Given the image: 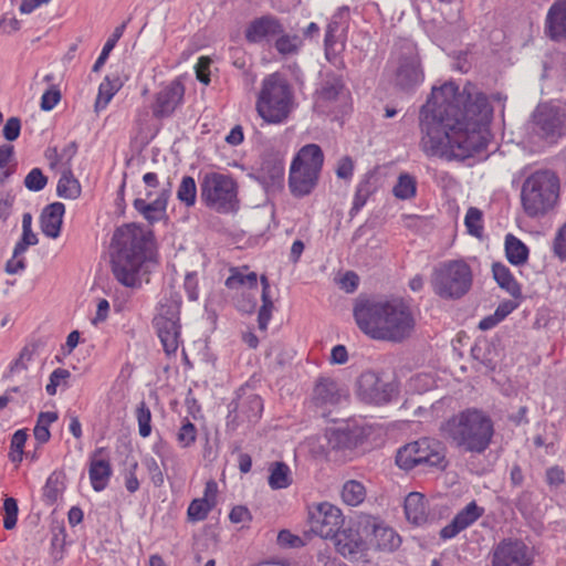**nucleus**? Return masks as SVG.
<instances>
[{
    "mask_svg": "<svg viewBox=\"0 0 566 566\" xmlns=\"http://www.w3.org/2000/svg\"><path fill=\"white\" fill-rule=\"evenodd\" d=\"M492 113L486 95L471 84L462 91L451 81L433 86L419 113V146L428 157L448 161L470 158L486 147L482 127Z\"/></svg>",
    "mask_w": 566,
    "mask_h": 566,
    "instance_id": "1",
    "label": "nucleus"
},
{
    "mask_svg": "<svg viewBox=\"0 0 566 566\" xmlns=\"http://www.w3.org/2000/svg\"><path fill=\"white\" fill-rule=\"evenodd\" d=\"M354 318L359 329L374 339L401 343L415 331L410 305L401 297H359Z\"/></svg>",
    "mask_w": 566,
    "mask_h": 566,
    "instance_id": "2",
    "label": "nucleus"
},
{
    "mask_svg": "<svg viewBox=\"0 0 566 566\" xmlns=\"http://www.w3.org/2000/svg\"><path fill=\"white\" fill-rule=\"evenodd\" d=\"M439 432L451 447L474 454H483L491 446L494 422L482 409L465 408L440 423Z\"/></svg>",
    "mask_w": 566,
    "mask_h": 566,
    "instance_id": "3",
    "label": "nucleus"
},
{
    "mask_svg": "<svg viewBox=\"0 0 566 566\" xmlns=\"http://www.w3.org/2000/svg\"><path fill=\"white\" fill-rule=\"evenodd\" d=\"M113 244L112 271L115 279L126 287L140 286V269L148 244L145 233L133 224L118 228L113 235Z\"/></svg>",
    "mask_w": 566,
    "mask_h": 566,
    "instance_id": "4",
    "label": "nucleus"
},
{
    "mask_svg": "<svg viewBox=\"0 0 566 566\" xmlns=\"http://www.w3.org/2000/svg\"><path fill=\"white\" fill-rule=\"evenodd\" d=\"M521 186V206L524 213L533 219L552 212L559 201L560 182L551 169H537L526 175Z\"/></svg>",
    "mask_w": 566,
    "mask_h": 566,
    "instance_id": "5",
    "label": "nucleus"
},
{
    "mask_svg": "<svg viewBox=\"0 0 566 566\" xmlns=\"http://www.w3.org/2000/svg\"><path fill=\"white\" fill-rule=\"evenodd\" d=\"M293 107L294 95L287 81L279 73L264 77L255 104L259 116L268 124H282Z\"/></svg>",
    "mask_w": 566,
    "mask_h": 566,
    "instance_id": "6",
    "label": "nucleus"
},
{
    "mask_svg": "<svg viewBox=\"0 0 566 566\" xmlns=\"http://www.w3.org/2000/svg\"><path fill=\"white\" fill-rule=\"evenodd\" d=\"M473 273L463 260H448L433 268L430 284L436 295L443 300H459L471 290Z\"/></svg>",
    "mask_w": 566,
    "mask_h": 566,
    "instance_id": "7",
    "label": "nucleus"
},
{
    "mask_svg": "<svg viewBox=\"0 0 566 566\" xmlns=\"http://www.w3.org/2000/svg\"><path fill=\"white\" fill-rule=\"evenodd\" d=\"M200 199L219 213L233 212L239 208L238 185L229 175L207 172L200 181Z\"/></svg>",
    "mask_w": 566,
    "mask_h": 566,
    "instance_id": "8",
    "label": "nucleus"
},
{
    "mask_svg": "<svg viewBox=\"0 0 566 566\" xmlns=\"http://www.w3.org/2000/svg\"><path fill=\"white\" fill-rule=\"evenodd\" d=\"M396 463L403 470H411L417 465L444 470L448 465L446 447L438 440L423 438L400 448Z\"/></svg>",
    "mask_w": 566,
    "mask_h": 566,
    "instance_id": "9",
    "label": "nucleus"
},
{
    "mask_svg": "<svg viewBox=\"0 0 566 566\" xmlns=\"http://www.w3.org/2000/svg\"><path fill=\"white\" fill-rule=\"evenodd\" d=\"M180 306V296L171 294L160 302L158 314L154 317V327L168 356L176 354L181 344Z\"/></svg>",
    "mask_w": 566,
    "mask_h": 566,
    "instance_id": "10",
    "label": "nucleus"
},
{
    "mask_svg": "<svg viewBox=\"0 0 566 566\" xmlns=\"http://www.w3.org/2000/svg\"><path fill=\"white\" fill-rule=\"evenodd\" d=\"M531 138L555 144L566 135V109L553 102L539 104L528 124Z\"/></svg>",
    "mask_w": 566,
    "mask_h": 566,
    "instance_id": "11",
    "label": "nucleus"
},
{
    "mask_svg": "<svg viewBox=\"0 0 566 566\" xmlns=\"http://www.w3.org/2000/svg\"><path fill=\"white\" fill-rule=\"evenodd\" d=\"M424 81L420 56L413 46H408L398 59L394 73V84L406 93L415 92Z\"/></svg>",
    "mask_w": 566,
    "mask_h": 566,
    "instance_id": "12",
    "label": "nucleus"
},
{
    "mask_svg": "<svg viewBox=\"0 0 566 566\" xmlns=\"http://www.w3.org/2000/svg\"><path fill=\"white\" fill-rule=\"evenodd\" d=\"M328 453L335 457L347 458L357 447L363 444L366 433L363 427L343 423L328 428L325 432Z\"/></svg>",
    "mask_w": 566,
    "mask_h": 566,
    "instance_id": "13",
    "label": "nucleus"
},
{
    "mask_svg": "<svg viewBox=\"0 0 566 566\" xmlns=\"http://www.w3.org/2000/svg\"><path fill=\"white\" fill-rule=\"evenodd\" d=\"M345 97L342 76L327 73L314 93V109L321 114L335 113Z\"/></svg>",
    "mask_w": 566,
    "mask_h": 566,
    "instance_id": "14",
    "label": "nucleus"
},
{
    "mask_svg": "<svg viewBox=\"0 0 566 566\" xmlns=\"http://www.w3.org/2000/svg\"><path fill=\"white\" fill-rule=\"evenodd\" d=\"M394 392V385L381 380L373 370L364 371L357 379L356 394L366 403L385 405L391 400Z\"/></svg>",
    "mask_w": 566,
    "mask_h": 566,
    "instance_id": "15",
    "label": "nucleus"
},
{
    "mask_svg": "<svg viewBox=\"0 0 566 566\" xmlns=\"http://www.w3.org/2000/svg\"><path fill=\"white\" fill-rule=\"evenodd\" d=\"M532 563L531 549L518 539L501 541L492 554V566H531Z\"/></svg>",
    "mask_w": 566,
    "mask_h": 566,
    "instance_id": "16",
    "label": "nucleus"
},
{
    "mask_svg": "<svg viewBox=\"0 0 566 566\" xmlns=\"http://www.w3.org/2000/svg\"><path fill=\"white\" fill-rule=\"evenodd\" d=\"M344 517L338 507L324 502L311 516V530L323 538H332L343 526Z\"/></svg>",
    "mask_w": 566,
    "mask_h": 566,
    "instance_id": "17",
    "label": "nucleus"
},
{
    "mask_svg": "<svg viewBox=\"0 0 566 566\" xmlns=\"http://www.w3.org/2000/svg\"><path fill=\"white\" fill-rule=\"evenodd\" d=\"M185 95V86L179 80H174L164 86L156 95L151 106L155 118L170 117L181 105Z\"/></svg>",
    "mask_w": 566,
    "mask_h": 566,
    "instance_id": "18",
    "label": "nucleus"
},
{
    "mask_svg": "<svg viewBox=\"0 0 566 566\" xmlns=\"http://www.w3.org/2000/svg\"><path fill=\"white\" fill-rule=\"evenodd\" d=\"M284 31L282 21L273 14H264L253 19L244 31L245 40L252 44L271 42Z\"/></svg>",
    "mask_w": 566,
    "mask_h": 566,
    "instance_id": "19",
    "label": "nucleus"
},
{
    "mask_svg": "<svg viewBox=\"0 0 566 566\" xmlns=\"http://www.w3.org/2000/svg\"><path fill=\"white\" fill-rule=\"evenodd\" d=\"M112 474L113 469L108 450L104 447L96 448L90 454L88 465V476L93 490L96 492L104 491L108 485Z\"/></svg>",
    "mask_w": 566,
    "mask_h": 566,
    "instance_id": "20",
    "label": "nucleus"
},
{
    "mask_svg": "<svg viewBox=\"0 0 566 566\" xmlns=\"http://www.w3.org/2000/svg\"><path fill=\"white\" fill-rule=\"evenodd\" d=\"M484 507L479 506L475 501H471L461 511H459L452 521L440 531L442 539H451L459 533L473 525L483 514Z\"/></svg>",
    "mask_w": 566,
    "mask_h": 566,
    "instance_id": "21",
    "label": "nucleus"
},
{
    "mask_svg": "<svg viewBox=\"0 0 566 566\" xmlns=\"http://www.w3.org/2000/svg\"><path fill=\"white\" fill-rule=\"evenodd\" d=\"M169 193V189H163L156 199L148 201L153 192L147 191L146 198H136L133 206L149 223H154L165 217Z\"/></svg>",
    "mask_w": 566,
    "mask_h": 566,
    "instance_id": "22",
    "label": "nucleus"
},
{
    "mask_svg": "<svg viewBox=\"0 0 566 566\" xmlns=\"http://www.w3.org/2000/svg\"><path fill=\"white\" fill-rule=\"evenodd\" d=\"M545 34L554 42L566 40V0L555 1L545 19Z\"/></svg>",
    "mask_w": 566,
    "mask_h": 566,
    "instance_id": "23",
    "label": "nucleus"
},
{
    "mask_svg": "<svg viewBox=\"0 0 566 566\" xmlns=\"http://www.w3.org/2000/svg\"><path fill=\"white\" fill-rule=\"evenodd\" d=\"M319 174L321 172L291 165L289 174V188L291 193L297 198L310 195L317 185Z\"/></svg>",
    "mask_w": 566,
    "mask_h": 566,
    "instance_id": "24",
    "label": "nucleus"
},
{
    "mask_svg": "<svg viewBox=\"0 0 566 566\" xmlns=\"http://www.w3.org/2000/svg\"><path fill=\"white\" fill-rule=\"evenodd\" d=\"M365 528L371 530V541L381 551H394L400 545V536L391 527L375 517L367 518Z\"/></svg>",
    "mask_w": 566,
    "mask_h": 566,
    "instance_id": "25",
    "label": "nucleus"
},
{
    "mask_svg": "<svg viewBox=\"0 0 566 566\" xmlns=\"http://www.w3.org/2000/svg\"><path fill=\"white\" fill-rule=\"evenodd\" d=\"M346 398L345 390L332 378H321L313 392V399L317 406H335Z\"/></svg>",
    "mask_w": 566,
    "mask_h": 566,
    "instance_id": "26",
    "label": "nucleus"
},
{
    "mask_svg": "<svg viewBox=\"0 0 566 566\" xmlns=\"http://www.w3.org/2000/svg\"><path fill=\"white\" fill-rule=\"evenodd\" d=\"M64 213L65 206L62 202L50 203L43 209L40 223L44 235L51 239L60 235Z\"/></svg>",
    "mask_w": 566,
    "mask_h": 566,
    "instance_id": "27",
    "label": "nucleus"
},
{
    "mask_svg": "<svg viewBox=\"0 0 566 566\" xmlns=\"http://www.w3.org/2000/svg\"><path fill=\"white\" fill-rule=\"evenodd\" d=\"M335 547L344 557H352L365 548L358 531L348 528H340L333 537Z\"/></svg>",
    "mask_w": 566,
    "mask_h": 566,
    "instance_id": "28",
    "label": "nucleus"
},
{
    "mask_svg": "<svg viewBox=\"0 0 566 566\" xmlns=\"http://www.w3.org/2000/svg\"><path fill=\"white\" fill-rule=\"evenodd\" d=\"M323 164L322 148L317 144H307L297 151L291 165L321 172Z\"/></svg>",
    "mask_w": 566,
    "mask_h": 566,
    "instance_id": "29",
    "label": "nucleus"
},
{
    "mask_svg": "<svg viewBox=\"0 0 566 566\" xmlns=\"http://www.w3.org/2000/svg\"><path fill=\"white\" fill-rule=\"evenodd\" d=\"M405 514L409 522L420 525L428 518V507L424 496L418 492L409 493L405 499Z\"/></svg>",
    "mask_w": 566,
    "mask_h": 566,
    "instance_id": "30",
    "label": "nucleus"
},
{
    "mask_svg": "<svg viewBox=\"0 0 566 566\" xmlns=\"http://www.w3.org/2000/svg\"><path fill=\"white\" fill-rule=\"evenodd\" d=\"M492 273L501 289L505 290L514 298L521 297V286L506 265L502 263H493Z\"/></svg>",
    "mask_w": 566,
    "mask_h": 566,
    "instance_id": "31",
    "label": "nucleus"
},
{
    "mask_svg": "<svg viewBox=\"0 0 566 566\" xmlns=\"http://www.w3.org/2000/svg\"><path fill=\"white\" fill-rule=\"evenodd\" d=\"M122 82L118 76L111 77L109 75L105 76L102 83L98 86V93L96 96V101L94 104V109L96 113L106 108L108 103L112 101L114 95L120 90Z\"/></svg>",
    "mask_w": 566,
    "mask_h": 566,
    "instance_id": "32",
    "label": "nucleus"
},
{
    "mask_svg": "<svg viewBox=\"0 0 566 566\" xmlns=\"http://www.w3.org/2000/svg\"><path fill=\"white\" fill-rule=\"evenodd\" d=\"M273 46L280 55L293 56L300 53L304 46V41L301 35L290 34L284 30L275 38Z\"/></svg>",
    "mask_w": 566,
    "mask_h": 566,
    "instance_id": "33",
    "label": "nucleus"
},
{
    "mask_svg": "<svg viewBox=\"0 0 566 566\" xmlns=\"http://www.w3.org/2000/svg\"><path fill=\"white\" fill-rule=\"evenodd\" d=\"M268 483L272 490H281L289 488L292 482V473L289 465L284 462H273L269 467Z\"/></svg>",
    "mask_w": 566,
    "mask_h": 566,
    "instance_id": "34",
    "label": "nucleus"
},
{
    "mask_svg": "<svg viewBox=\"0 0 566 566\" xmlns=\"http://www.w3.org/2000/svg\"><path fill=\"white\" fill-rule=\"evenodd\" d=\"M505 254L513 265H522L528 259V248L518 238L509 233L505 237Z\"/></svg>",
    "mask_w": 566,
    "mask_h": 566,
    "instance_id": "35",
    "label": "nucleus"
},
{
    "mask_svg": "<svg viewBox=\"0 0 566 566\" xmlns=\"http://www.w3.org/2000/svg\"><path fill=\"white\" fill-rule=\"evenodd\" d=\"M244 271H247V268H232L230 270L231 274L226 280V286L230 290H239L241 287L256 289V273H245Z\"/></svg>",
    "mask_w": 566,
    "mask_h": 566,
    "instance_id": "36",
    "label": "nucleus"
},
{
    "mask_svg": "<svg viewBox=\"0 0 566 566\" xmlns=\"http://www.w3.org/2000/svg\"><path fill=\"white\" fill-rule=\"evenodd\" d=\"M56 192L64 199H76L81 195V185L67 167L61 175L57 182Z\"/></svg>",
    "mask_w": 566,
    "mask_h": 566,
    "instance_id": "37",
    "label": "nucleus"
},
{
    "mask_svg": "<svg viewBox=\"0 0 566 566\" xmlns=\"http://www.w3.org/2000/svg\"><path fill=\"white\" fill-rule=\"evenodd\" d=\"M260 281L262 285V306L258 314V324L260 329L265 331L272 316L273 302L270 296V283L268 277L261 275Z\"/></svg>",
    "mask_w": 566,
    "mask_h": 566,
    "instance_id": "38",
    "label": "nucleus"
},
{
    "mask_svg": "<svg viewBox=\"0 0 566 566\" xmlns=\"http://www.w3.org/2000/svg\"><path fill=\"white\" fill-rule=\"evenodd\" d=\"M373 176L366 175L364 179L359 181L356 188V192L353 200V206L349 210V216L354 217L358 211L366 205L368 198L375 191L376 187L371 182Z\"/></svg>",
    "mask_w": 566,
    "mask_h": 566,
    "instance_id": "39",
    "label": "nucleus"
},
{
    "mask_svg": "<svg viewBox=\"0 0 566 566\" xmlns=\"http://www.w3.org/2000/svg\"><path fill=\"white\" fill-rule=\"evenodd\" d=\"M129 20L130 19H128L127 21L123 22L120 25L115 28L113 34L107 39V41L105 42V44L102 49L99 56L95 61V63L92 67L93 72H99L101 69L104 66V64L106 63V61L109 56V53L115 48L117 41L123 36V33H124Z\"/></svg>",
    "mask_w": 566,
    "mask_h": 566,
    "instance_id": "40",
    "label": "nucleus"
},
{
    "mask_svg": "<svg viewBox=\"0 0 566 566\" xmlns=\"http://www.w3.org/2000/svg\"><path fill=\"white\" fill-rule=\"evenodd\" d=\"M392 193L400 200L412 199L417 193L416 178L409 174H400L394 186Z\"/></svg>",
    "mask_w": 566,
    "mask_h": 566,
    "instance_id": "41",
    "label": "nucleus"
},
{
    "mask_svg": "<svg viewBox=\"0 0 566 566\" xmlns=\"http://www.w3.org/2000/svg\"><path fill=\"white\" fill-rule=\"evenodd\" d=\"M365 496L366 490L360 482L350 480L343 485L342 499L347 505L357 506L364 501Z\"/></svg>",
    "mask_w": 566,
    "mask_h": 566,
    "instance_id": "42",
    "label": "nucleus"
},
{
    "mask_svg": "<svg viewBox=\"0 0 566 566\" xmlns=\"http://www.w3.org/2000/svg\"><path fill=\"white\" fill-rule=\"evenodd\" d=\"M177 199L187 208L193 207L197 200V185L191 176H185L177 189Z\"/></svg>",
    "mask_w": 566,
    "mask_h": 566,
    "instance_id": "43",
    "label": "nucleus"
},
{
    "mask_svg": "<svg viewBox=\"0 0 566 566\" xmlns=\"http://www.w3.org/2000/svg\"><path fill=\"white\" fill-rule=\"evenodd\" d=\"M464 224L469 234L481 238L483 233L481 210L474 207L469 208L464 218Z\"/></svg>",
    "mask_w": 566,
    "mask_h": 566,
    "instance_id": "44",
    "label": "nucleus"
},
{
    "mask_svg": "<svg viewBox=\"0 0 566 566\" xmlns=\"http://www.w3.org/2000/svg\"><path fill=\"white\" fill-rule=\"evenodd\" d=\"M136 418L139 434L143 438L149 437L151 433V411L145 401L139 402L137 406Z\"/></svg>",
    "mask_w": 566,
    "mask_h": 566,
    "instance_id": "45",
    "label": "nucleus"
},
{
    "mask_svg": "<svg viewBox=\"0 0 566 566\" xmlns=\"http://www.w3.org/2000/svg\"><path fill=\"white\" fill-rule=\"evenodd\" d=\"M213 509L206 500L195 499L188 506L187 515L190 522H200L207 518Z\"/></svg>",
    "mask_w": 566,
    "mask_h": 566,
    "instance_id": "46",
    "label": "nucleus"
},
{
    "mask_svg": "<svg viewBox=\"0 0 566 566\" xmlns=\"http://www.w3.org/2000/svg\"><path fill=\"white\" fill-rule=\"evenodd\" d=\"M262 172L269 177L272 182L279 181L283 179L284 176V165L281 159L271 158L266 159L262 163L261 166Z\"/></svg>",
    "mask_w": 566,
    "mask_h": 566,
    "instance_id": "47",
    "label": "nucleus"
},
{
    "mask_svg": "<svg viewBox=\"0 0 566 566\" xmlns=\"http://www.w3.org/2000/svg\"><path fill=\"white\" fill-rule=\"evenodd\" d=\"M3 527L6 530H13L18 521V502L13 497H6L3 501Z\"/></svg>",
    "mask_w": 566,
    "mask_h": 566,
    "instance_id": "48",
    "label": "nucleus"
},
{
    "mask_svg": "<svg viewBox=\"0 0 566 566\" xmlns=\"http://www.w3.org/2000/svg\"><path fill=\"white\" fill-rule=\"evenodd\" d=\"M197 438V428L189 421L185 420L177 432V441L181 448H188L195 443Z\"/></svg>",
    "mask_w": 566,
    "mask_h": 566,
    "instance_id": "49",
    "label": "nucleus"
},
{
    "mask_svg": "<svg viewBox=\"0 0 566 566\" xmlns=\"http://www.w3.org/2000/svg\"><path fill=\"white\" fill-rule=\"evenodd\" d=\"M36 352L35 344H29L24 346L19 355V357L11 364L10 371L19 373L21 370H25L28 368V364L32 360L34 354Z\"/></svg>",
    "mask_w": 566,
    "mask_h": 566,
    "instance_id": "50",
    "label": "nucleus"
},
{
    "mask_svg": "<svg viewBox=\"0 0 566 566\" xmlns=\"http://www.w3.org/2000/svg\"><path fill=\"white\" fill-rule=\"evenodd\" d=\"M48 184V178L40 168H33L24 178V186L30 191H40Z\"/></svg>",
    "mask_w": 566,
    "mask_h": 566,
    "instance_id": "51",
    "label": "nucleus"
},
{
    "mask_svg": "<svg viewBox=\"0 0 566 566\" xmlns=\"http://www.w3.org/2000/svg\"><path fill=\"white\" fill-rule=\"evenodd\" d=\"M62 482L60 481L59 475L55 473L51 474L46 483L43 488V496L50 502L53 503L57 500L59 495L62 492Z\"/></svg>",
    "mask_w": 566,
    "mask_h": 566,
    "instance_id": "52",
    "label": "nucleus"
},
{
    "mask_svg": "<svg viewBox=\"0 0 566 566\" xmlns=\"http://www.w3.org/2000/svg\"><path fill=\"white\" fill-rule=\"evenodd\" d=\"M247 410H243L249 421H254L261 417L263 411V400L258 395H251L245 400Z\"/></svg>",
    "mask_w": 566,
    "mask_h": 566,
    "instance_id": "53",
    "label": "nucleus"
},
{
    "mask_svg": "<svg viewBox=\"0 0 566 566\" xmlns=\"http://www.w3.org/2000/svg\"><path fill=\"white\" fill-rule=\"evenodd\" d=\"M38 235L31 229H22L21 239L17 242L14 247V256L22 255L27 249L31 245L38 244Z\"/></svg>",
    "mask_w": 566,
    "mask_h": 566,
    "instance_id": "54",
    "label": "nucleus"
},
{
    "mask_svg": "<svg viewBox=\"0 0 566 566\" xmlns=\"http://www.w3.org/2000/svg\"><path fill=\"white\" fill-rule=\"evenodd\" d=\"M277 544L283 548H301L305 545V542L289 530H282L277 534Z\"/></svg>",
    "mask_w": 566,
    "mask_h": 566,
    "instance_id": "55",
    "label": "nucleus"
},
{
    "mask_svg": "<svg viewBox=\"0 0 566 566\" xmlns=\"http://www.w3.org/2000/svg\"><path fill=\"white\" fill-rule=\"evenodd\" d=\"M61 101V92L57 86L53 85L49 90H46L42 97L40 107L42 111L49 112L52 111Z\"/></svg>",
    "mask_w": 566,
    "mask_h": 566,
    "instance_id": "56",
    "label": "nucleus"
},
{
    "mask_svg": "<svg viewBox=\"0 0 566 566\" xmlns=\"http://www.w3.org/2000/svg\"><path fill=\"white\" fill-rule=\"evenodd\" d=\"M70 371L64 368H56L50 375V381L45 387L46 392L50 396H54L56 394L57 386L62 380H65L70 377Z\"/></svg>",
    "mask_w": 566,
    "mask_h": 566,
    "instance_id": "57",
    "label": "nucleus"
},
{
    "mask_svg": "<svg viewBox=\"0 0 566 566\" xmlns=\"http://www.w3.org/2000/svg\"><path fill=\"white\" fill-rule=\"evenodd\" d=\"M21 119L19 117H10L7 119L2 134L8 142H13L20 136Z\"/></svg>",
    "mask_w": 566,
    "mask_h": 566,
    "instance_id": "58",
    "label": "nucleus"
},
{
    "mask_svg": "<svg viewBox=\"0 0 566 566\" xmlns=\"http://www.w3.org/2000/svg\"><path fill=\"white\" fill-rule=\"evenodd\" d=\"M144 464L150 475V479L155 486H161L164 483V474L163 471L154 458H146L144 460Z\"/></svg>",
    "mask_w": 566,
    "mask_h": 566,
    "instance_id": "59",
    "label": "nucleus"
},
{
    "mask_svg": "<svg viewBox=\"0 0 566 566\" xmlns=\"http://www.w3.org/2000/svg\"><path fill=\"white\" fill-rule=\"evenodd\" d=\"M354 161L349 156L342 157L336 167V175L340 179L348 180L353 177Z\"/></svg>",
    "mask_w": 566,
    "mask_h": 566,
    "instance_id": "60",
    "label": "nucleus"
},
{
    "mask_svg": "<svg viewBox=\"0 0 566 566\" xmlns=\"http://www.w3.org/2000/svg\"><path fill=\"white\" fill-rule=\"evenodd\" d=\"M138 463L134 461L125 473V488L129 493H135L139 489V481L136 476Z\"/></svg>",
    "mask_w": 566,
    "mask_h": 566,
    "instance_id": "61",
    "label": "nucleus"
},
{
    "mask_svg": "<svg viewBox=\"0 0 566 566\" xmlns=\"http://www.w3.org/2000/svg\"><path fill=\"white\" fill-rule=\"evenodd\" d=\"M554 252L560 259H566V222L560 227L555 237Z\"/></svg>",
    "mask_w": 566,
    "mask_h": 566,
    "instance_id": "62",
    "label": "nucleus"
},
{
    "mask_svg": "<svg viewBox=\"0 0 566 566\" xmlns=\"http://www.w3.org/2000/svg\"><path fill=\"white\" fill-rule=\"evenodd\" d=\"M186 293L188 295V298L190 301H197L198 300V280H197V273L196 272H189L187 273L185 277L184 283Z\"/></svg>",
    "mask_w": 566,
    "mask_h": 566,
    "instance_id": "63",
    "label": "nucleus"
},
{
    "mask_svg": "<svg viewBox=\"0 0 566 566\" xmlns=\"http://www.w3.org/2000/svg\"><path fill=\"white\" fill-rule=\"evenodd\" d=\"M358 284L359 277L353 271L346 272L339 281L340 289L344 290L346 293L355 292L358 287Z\"/></svg>",
    "mask_w": 566,
    "mask_h": 566,
    "instance_id": "64",
    "label": "nucleus"
}]
</instances>
